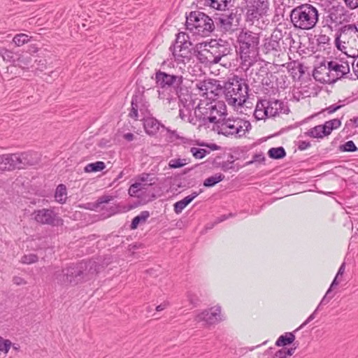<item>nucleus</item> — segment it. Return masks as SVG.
Wrapping results in <instances>:
<instances>
[{"mask_svg": "<svg viewBox=\"0 0 358 358\" xmlns=\"http://www.w3.org/2000/svg\"><path fill=\"white\" fill-rule=\"evenodd\" d=\"M318 10L311 4L305 3L293 8L290 13L294 27L303 30L313 29L318 21Z\"/></svg>", "mask_w": 358, "mask_h": 358, "instance_id": "obj_1", "label": "nucleus"}, {"mask_svg": "<svg viewBox=\"0 0 358 358\" xmlns=\"http://www.w3.org/2000/svg\"><path fill=\"white\" fill-rule=\"evenodd\" d=\"M225 99L229 105L238 108L243 105L247 98L246 86L241 79L233 76L224 83Z\"/></svg>", "mask_w": 358, "mask_h": 358, "instance_id": "obj_2", "label": "nucleus"}, {"mask_svg": "<svg viewBox=\"0 0 358 358\" xmlns=\"http://www.w3.org/2000/svg\"><path fill=\"white\" fill-rule=\"evenodd\" d=\"M336 45L347 57H358V30L355 27H349L342 31L336 40Z\"/></svg>", "mask_w": 358, "mask_h": 358, "instance_id": "obj_3", "label": "nucleus"}, {"mask_svg": "<svg viewBox=\"0 0 358 358\" xmlns=\"http://www.w3.org/2000/svg\"><path fill=\"white\" fill-rule=\"evenodd\" d=\"M187 28L195 34L207 36L214 29V23L207 15L199 11H192L187 17Z\"/></svg>", "mask_w": 358, "mask_h": 358, "instance_id": "obj_4", "label": "nucleus"}, {"mask_svg": "<svg viewBox=\"0 0 358 358\" xmlns=\"http://www.w3.org/2000/svg\"><path fill=\"white\" fill-rule=\"evenodd\" d=\"M240 55L242 59L247 62L250 55H255L258 49L259 36L257 34L250 31H241L238 37Z\"/></svg>", "mask_w": 358, "mask_h": 358, "instance_id": "obj_5", "label": "nucleus"}, {"mask_svg": "<svg viewBox=\"0 0 358 358\" xmlns=\"http://www.w3.org/2000/svg\"><path fill=\"white\" fill-rule=\"evenodd\" d=\"M192 45L189 36L185 32H180L173 48L175 60L182 63L189 61L192 56Z\"/></svg>", "mask_w": 358, "mask_h": 358, "instance_id": "obj_6", "label": "nucleus"}, {"mask_svg": "<svg viewBox=\"0 0 358 358\" xmlns=\"http://www.w3.org/2000/svg\"><path fill=\"white\" fill-rule=\"evenodd\" d=\"M250 123L243 119H228L222 123L220 132L227 136H231L236 138L243 136L250 128Z\"/></svg>", "mask_w": 358, "mask_h": 358, "instance_id": "obj_7", "label": "nucleus"}, {"mask_svg": "<svg viewBox=\"0 0 358 358\" xmlns=\"http://www.w3.org/2000/svg\"><path fill=\"white\" fill-rule=\"evenodd\" d=\"M197 59L204 64H217L222 55L218 53L217 48L211 45L210 43H201L196 45Z\"/></svg>", "mask_w": 358, "mask_h": 358, "instance_id": "obj_8", "label": "nucleus"}, {"mask_svg": "<svg viewBox=\"0 0 358 358\" xmlns=\"http://www.w3.org/2000/svg\"><path fill=\"white\" fill-rule=\"evenodd\" d=\"M28 155L23 154H12L0 155V170L9 171L15 169H22L29 165L28 162Z\"/></svg>", "mask_w": 358, "mask_h": 358, "instance_id": "obj_9", "label": "nucleus"}, {"mask_svg": "<svg viewBox=\"0 0 358 358\" xmlns=\"http://www.w3.org/2000/svg\"><path fill=\"white\" fill-rule=\"evenodd\" d=\"M196 320L203 321L208 325H212L223 320L222 308L220 306H214L208 309H205L199 313Z\"/></svg>", "mask_w": 358, "mask_h": 358, "instance_id": "obj_10", "label": "nucleus"}, {"mask_svg": "<svg viewBox=\"0 0 358 358\" xmlns=\"http://www.w3.org/2000/svg\"><path fill=\"white\" fill-rule=\"evenodd\" d=\"M155 182V178L149 173H141L138 176L134 183L129 189V194L131 196H137L140 191L146 189L147 186L152 185Z\"/></svg>", "mask_w": 358, "mask_h": 358, "instance_id": "obj_11", "label": "nucleus"}, {"mask_svg": "<svg viewBox=\"0 0 358 358\" xmlns=\"http://www.w3.org/2000/svg\"><path fill=\"white\" fill-rule=\"evenodd\" d=\"M32 215L34 220L41 224L58 225L62 223V219L57 217L50 209L43 208L35 210Z\"/></svg>", "mask_w": 358, "mask_h": 358, "instance_id": "obj_12", "label": "nucleus"}, {"mask_svg": "<svg viewBox=\"0 0 358 358\" xmlns=\"http://www.w3.org/2000/svg\"><path fill=\"white\" fill-rule=\"evenodd\" d=\"M346 59V57H336L329 62L335 81L350 72V62Z\"/></svg>", "mask_w": 358, "mask_h": 358, "instance_id": "obj_13", "label": "nucleus"}, {"mask_svg": "<svg viewBox=\"0 0 358 358\" xmlns=\"http://www.w3.org/2000/svg\"><path fill=\"white\" fill-rule=\"evenodd\" d=\"M313 77L320 83H331L336 82L329 64L327 65L321 64L317 66L313 71Z\"/></svg>", "mask_w": 358, "mask_h": 358, "instance_id": "obj_14", "label": "nucleus"}, {"mask_svg": "<svg viewBox=\"0 0 358 358\" xmlns=\"http://www.w3.org/2000/svg\"><path fill=\"white\" fill-rule=\"evenodd\" d=\"M155 79L157 83L162 87H170L177 83L181 85L182 83V77L168 74L163 71L156 73Z\"/></svg>", "mask_w": 358, "mask_h": 358, "instance_id": "obj_15", "label": "nucleus"}, {"mask_svg": "<svg viewBox=\"0 0 358 358\" xmlns=\"http://www.w3.org/2000/svg\"><path fill=\"white\" fill-rule=\"evenodd\" d=\"M215 80L213 81L210 80L199 81L196 84L195 94L201 96H206L207 98H208L209 94H217L216 90L217 89L215 87ZM209 99H211V97H209Z\"/></svg>", "mask_w": 358, "mask_h": 358, "instance_id": "obj_16", "label": "nucleus"}, {"mask_svg": "<svg viewBox=\"0 0 358 358\" xmlns=\"http://www.w3.org/2000/svg\"><path fill=\"white\" fill-rule=\"evenodd\" d=\"M208 120L211 123H217L219 118L226 114V106L223 102H217L208 108Z\"/></svg>", "mask_w": 358, "mask_h": 358, "instance_id": "obj_17", "label": "nucleus"}, {"mask_svg": "<svg viewBox=\"0 0 358 358\" xmlns=\"http://www.w3.org/2000/svg\"><path fill=\"white\" fill-rule=\"evenodd\" d=\"M159 122L154 117H148L144 120L145 131L150 136L156 134L159 130Z\"/></svg>", "mask_w": 358, "mask_h": 358, "instance_id": "obj_18", "label": "nucleus"}, {"mask_svg": "<svg viewBox=\"0 0 358 358\" xmlns=\"http://www.w3.org/2000/svg\"><path fill=\"white\" fill-rule=\"evenodd\" d=\"M199 192H194L190 195L187 196L183 199L177 201L174 204V211L176 213L179 214L180 213L182 210L188 205L200 193Z\"/></svg>", "mask_w": 358, "mask_h": 358, "instance_id": "obj_19", "label": "nucleus"}, {"mask_svg": "<svg viewBox=\"0 0 358 358\" xmlns=\"http://www.w3.org/2000/svg\"><path fill=\"white\" fill-rule=\"evenodd\" d=\"M282 103L274 100L266 103V113L268 117H272L278 115L282 110Z\"/></svg>", "mask_w": 358, "mask_h": 358, "instance_id": "obj_20", "label": "nucleus"}, {"mask_svg": "<svg viewBox=\"0 0 358 358\" xmlns=\"http://www.w3.org/2000/svg\"><path fill=\"white\" fill-rule=\"evenodd\" d=\"M296 339V336L292 332H286L282 334L276 340L275 345L277 347H285L292 344Z\"/></svg>", "mask_w": 358, "mask_h": 358, "instance_id": "obj_21", "label": "nucleus"}, {"mask_svg": "<svg viewBox=\"0 0 358 358\" xmlns=\"http://www.w3.org/2000/svg\"><path fill=\"white\" fill-rule=\"evenodd\" d=\"M231 1V0H204L206 6L218 10H224Z\"/></svg>", "mask_w": 358, "mask_h": 358, "instance_id": "obj_22", "label": "nucleus"}, {"mask_svg": "<svg viewBox=\"0 0 358 358\" xmlns=\"http://www.w3.org/2000/svg\"><path fill=\"white\" fill-rule=\"evenodd\" d=\"M55 198L57 202L64 203L67 199V190L64 185H59L55 190Z\"/></svg>", "mask_w": 358, "mask_h": 358, "instance_id": "obj_23", "label": "nucleus"}, {"mask_svg": "<svg viewBox=\"0 0 358 358\" xmlns=\"http://www.w3.org/2000/svg\"><path fill=\"white\" fill-rule=\"evenodd\" d=\"M268 6V0H253V7L255 8L256 13L260 15L267 12Z\"/></svg>", "mask_w": 358, "mask_h": 358, "instance_id": "obj_24", "label": "nucleus"}, {"mask_svg": "<svg viewBox=\"0 0 358 358\" xmlns=\"http://www.w3.org/2000/svg\"><path fill=\"white\" fill-rule=\"evenodd\" d=\"M341 126V122L339 119L336 118L327 121L323 124L326 136H329L332 132V131L338 129Z\"/></svg>", "mask_w": 358, "mask_h": 358, "instance_id": "obj_25", "label": "nucleus"}, {"mask_svg": "<svg viewBox=\"0 0 358 358\" xmlns=\"http://www.w3.org/2000/svg\"><path fill=\"white\" fill-rule=\"evenodd\" d=\"M306 134L312 138H322L326 136L323 124H320L310 129Z\"/></svg>", "mask_w": 358, "mask_h": 358, "instance_id": "obj_26", "label": "nucleus"}, {"mask_svg": "<svg viewBox=\"0 0 358 358\" xmlns=\"http://www.w3.org/2000/svg\"><path fill=\"white\" fill-rule=\"evenodd\" d=\"M254 115L258 120H264L268 117L266 113V104L263 101L257 102L255 110Z\"/></svg>", "mask_w": 358, "mask_h": 358, "instance_id": "obj_27", "label": "nucleus"}, {"mask_svg": "<svg viewBox=\"0 0 358 358\" xmlns=\"http://www.w3.org/2000/svg\"><path fill=\"white\" fill-rule=\"evenodd\" d=\"M106 168V164L103 162L98 161L94 163H90L85 166L84 171L86 173H93L101 171Z\"/></svg>", "mask_w": 358, "mask_h": 358, "instance_id": "obj_28", "label": "nucleus"}, {"mask_svg": "<svg viewBox=\"0 0 358 358\" xmlns=\"http://www.w3.org/2000/svg\"><path fill=\"white\" fill-rule=\"evenodd\" d=\"M150 216V214L148 211H143L141 212L138 215L136 216L131 222V228L132 229H135L138 227V224L141 222H145L148 217Z\"/></svg>", "mask_w": 358, "mask_h": 358, "instance_id": "obj_29", "label": "nucleus"}, {"mask_svg": "<svg viewBox=\"0 0 358 358\" xmlns=\"http://www.w3.org/2000/svg\"><path fill=\"white\" fill-rule=\"evenodd\" d=\"M268 156L272 159H282L285 155V150L282 147L272 148L268 152Z\"/></svg>", "mask_w": 358, "mask_h": 358, "instance_id": "obj_30", "label": "nucleus"}, {"mask_svg": "<svg viewBox=\"0 0 358 358\" xmlns=\"http://www.w3.org/2000/svg\"><path fill=\"white\" fill-rule=\"evenodd\" d=\"M31 37L25 34H16L13 38V43L17 47H20L30 41Z\"/></svg>", "mask_w": 358, "mask_h": 358, "instance_id": "obj_31", "label": "nucleus"}, {"mask_svg": "<svg viewBox=\"0 0 358 358\" xmlns=\"http://www.w3.org/2000/svg\"><path fill=\"white\" fill-rule=\"evenodd\" d=\"M296 348H290L289 349L282 348L275 352L273 355V358H287V357L292 356Z\"/></svg>", "mask_w": 358, "mask_h": 358, "instance_id": "obj_32", "label": "nucleus"}, {"mask_svg": "<svg viewBox=\"0 0 358 358\" xmlns=\"http://www.w3.org/2000/svg\"><path fill=\"white\" fill-rule=\"evenodd\" d=\"M224 179V176L222 174H216L215 176H210L206 178L204 180L203 185L205 187H213L219 182L222 181Z\"/></svg>", "mask_w": 358, "mask_h": 358, "instance_id": "obj_33", "label": "nucleus"}, {"mask_svg": "<svg viewBox=\"0 0 358 358\" xmlns=\"http://www.w3.org/2000/svg\"><path fill=\"white\" fill-rule=\"evenodd\" d=\"M13 343L10 340L4 338L0 336V352L7 355L12 348Z\"/></svg>", "mask_w": 358, "mask_h": 358, "instance_id": "obj_34", "label": "nucleus"}, {"mask_svg": "<svg viewBox=\"0 0 358 358\" xmlns=\"http://www.w3.org/2000/svg\"><path fill=\"white\" fill-rule=\"evenodd\" d=\"M38 258L36 255L34 254H28L24 255L21 259V262L25 264H31L36 263L38 261Z\"/></svg>", "mask_w": 358, "mask_h": 358, "instance_id": "obj_35", "label": "nucleus"}, {"mask_svg": "<svg viewBox=\"0 0 358 358\" xmlns=\"http://www.w3.org/2000/svg\"><path fill=\"white\" fill-rule=\"evenodd\" d=\"M191 152L195 158L202 159L206 156L207 151L204 149L192 148L191 149Z\"/></svg>", "mask_w": 358, "mask_h": 358, "instance_id": "obj_36", "label": "nucleus"}, {"mask_svg": "<svg viewBox=\"0 0 358 358\" xmlns=\"http://www.w3.org/2000/svg\"><path fill=\"white\" fill-rule=\"evenodd\" d=\"M187 164L185 159H173L169 162V166L171 168L176 169L180 168Z\"/></svg>", "mask_w": 358, "mask_h": 358, "instance_id": "obj_37", "label": "nucleus"}, {"mask_svg": "<svg viewBox=\"0 0 358 358\" xmlns=\"http://www.w3.org/2000/svg\"><path fill=\"white\" fill-rule=\"evenodd\" d=\"M341 150L345 152H354L357 147L352 141H349L341 146Z\"/></svg>", "mask_w": 358, "mask_h": 358, "instance_id": "obj_38", "label": "nucleus"}, {"mask_svg": "<svg viewBox=\"0 0 358 358\" xmlns=\"http://www.w3.org/2000/svg\"><path fill=\"white\" fill-rule=\"evenodd\" d=\"M345 3L350 9H355L358 7V0H345Z\"/></svg>", "mask_w": 358, "mask_h": 358, "instance_id": "obj_39", "label": "nucleus"}, {"mask_svg": "<svg viewBox=\"0 0 358 358\" xmlns=\"http://www.w3.org/2000/svg\"><path fill=\"white\" fill-rule=\"evenodd\" d=\"M310 143L305 141H301L299 143V149L300 150H305L310 147Z\"/></svg>", "mask_w": 358, "mask_h": 358, "instance_id": "obj_40", "label": "nucleus"}, {"mask_svg": "<svg viewBox=\"0 0 358 358\" xmlns=\"http://www.w3.org/2000/svg\"><path fill=\"white\" fill-rule=\"evenodd\" d=\"M129 116L131 117V118H134L135 120H137L138 119V110L134 108H132L131 112L129 113Z\"/></svg>", "mask_w": 358, "mask_h": 358, "instance_id": "obj_41", "label": "nucleus"}, {"mask_svg": "<svg viewBox=\"0 0 358 358\" xmlns=\"http://www.w3.org/2000/svg\"><path fill=\"white\" fill-rule=\"evenodd\" d=\"M168 306H169L168 303H166V302L162 303L156 307V310L158 312L162 311V310H164L165 308H166V307Z\"/></svg>", "mask_w": 358, "mask_h": 358, "instance_id": "obj_42", "label": "nucleus"}, {"mask_svg": "<svg viewBox=\"0 0 358 358\" xmlns=\"http://www.w3.org/2000/svg\"><path fill=\"white\" fill-rule=\"evenodd\" d=\"M124 138L128 141H131L134 138V136L131 133H127L124 135Z\"/></svg>", "mask_w": 358, "mask_h": 358, "instance_id": "obj_43", "label": "nucleus"}, {"mask_svg": "<svg viewBox=\"0 0 358 358\" xmlns=\"http://www.w3.org/2000/svg\"><path fill=\"white\" fill-rule=\"evenodd\" d=\"M111 196H103L99 199V203H107L110 201Z\"/></svg>", "mask_w": 358, "mask_h": 358, "instance_id": "obj_44", "label": "nucleus"}, {"mask_svg": "<svg viewBox=\"0 0 358 358\" xmlns=\"http://www.w3.org/2000/svg\"><path fill=\"white\" fill-rule=\"evenodd\" d=\"M352 70L358 78V61L355 64L354 62L352 63Z\"/></svg>", "mask_w": 358, "mask_h": 358, "instance_id": "obj_45", "label": "nucleus"}, {"mask_svg": "<svg viewBox=\"0 0 358 358\" xmlns=\"http://www.w3.org/2000/svg\"><path fill=\"white\" fill-rule=\"evenodd\" d=\"M14 282L17 285L25 284V282H24V280L20 278H15Z\"/></svg>", "mask_w": 358, "mask_h": 358, "instance_id": "obj_46", "label": "nucleus"}, {"mask_svg": "<svg viewBox=\"0 0 358 358\" xmlns=\"http://www.w3.org/2000/svg\"><path fill=\"white\" fill-rule=\"evenodd\" d=\"M337 278H338V276L336 275V277L334 278L333 282L331 285V287H334L335 285H337L338 284V282H337Z\"/></svg>", "mask_w": 358, "mask_h": 358, "instance_id": "obj_47", "label": "nucleus"}, {"mask_svg": "<svg viewBox=\"0 0 358 358\" xmlns=\"http://www.w3.org/2000/svg\"><path fill=\"white\" fill-rule=\"evenodd\" d=\"M343 266H341L340 267V268H339V270H338V273H337V276H338V275H342V274H343Z\"/></svg>", "mask_w": 358, "mask_h": 358, "instance_id": "obj_48", "label": "nucleus"}, {"mask_svg": "<svg viewBox=\"0 0 358 358\" xmlns=\"http://www.w3.org/2000/svg\"><path fill=\"white\" fill-rule=\"evenodd\" d=\"M15 350H17V347L13 346Z\"/></svg>", "mask_w": 358, "mask_h": 358, "instance_id": "obj_49", "label": "nucleus"}, {"mask_svg": "<svg viewBox=\"0 0 358 358\" xmlns=\"http://www.w3.org/2000/svg\"><path fill=\"white\" fill-rule=\"evenodd\" d=\"M312 319V316H310V317H308V320H311Z\"/></svg>", "mask_w": 358, "mask_h": 358, "instance_id": "obj_50", "label": "nucleus"}]
</instances>
